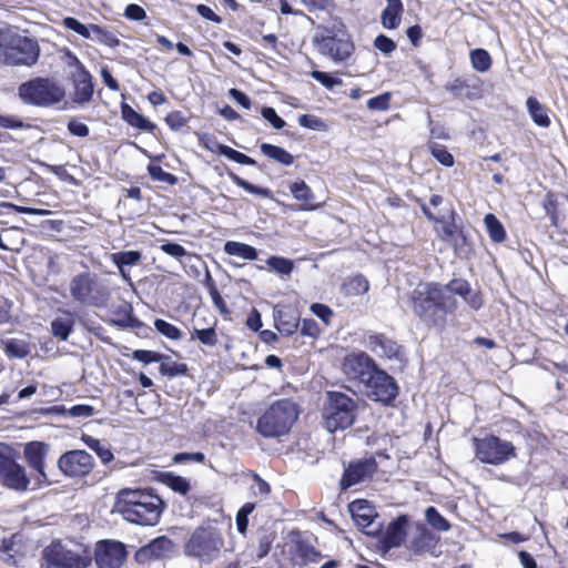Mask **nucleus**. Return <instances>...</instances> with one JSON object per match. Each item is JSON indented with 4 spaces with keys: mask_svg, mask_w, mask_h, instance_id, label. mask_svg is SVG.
Instances as JSON below:
<instances>
[{
    "mask_svg": "<svg viewBox=\"0 0 568 568\" xmlns=\"http://www.w3.org/2000/svg\"><path fill=\"white\" fill-rule=\"evenodd\" d=\"M4 352L9 357L22 359L31 353V346L27 339L10 338L4 342Z\"/></svg>",
    "mask_w": 568,
    "mask_h": 568,
    "instance_id": "nucleus-37",
    "label": "nucleus"
},
{
    "mask_svg": "<svg viewBox=\"0 0 568 568\" xmlns=\"http://www.w3.org/2000/svg\"><path fill=\"white\" fill-rule=\"evenodd\" d=\"M123 119L132 126L145 131V132H153L156 129V125L151 122L149 119H146L144 115L140 114L135 110H133L131 106L125 105L123 108Z\"/></svg>",
    "mask_w": 568,
    "mask_h": 568,
    "instance_id": "nucleus-33",
    "label": "nucleus"
},
{
    "mask_svg": "<svg viewBox=\"0 0 568 568\" xmlns=\"http://www.w3.org/2000/svg\"><path fill=\"white\" fill-rule=\"evenodd\" d=\"M116 507L125 520L142 526H153L160 519L163 501L148 490L122 489L118 494Z\"/></svg>",
    "mask_w": 568,
    "mask_h": 568,
    "instance_id": "nucleus-2",
    "label": "nucleus"
},
{
    "mask_svg": "<svg viewBox=\"0 0 568 568\" xmlns=\"http://www.w3.org/2000/svg\"><path fill=\"white\" fill-rule=\"evenodd\" d=\"M205 149L219 155L226 156L229 160L243 165H256V161L246 154L239 152L231 146L219 143L216 140L207 139L204 143Z\"/></svg>",
    "mask_w": 568,
    "mask_h": 568,
    "instance_id": "nucleus-26",
    "label": "nucleus"
},
{
    "mask_svg": "<svg viewBox=\"0 0 568 568\" xmlns=\"http://www.w3.org/2000/svg\"><path fill=\"white\" fill-rule=\"evenodd\" d=\"M40 55L38 42L14 30H0V61L8 65L31 67Z\"/></svg>",
    "mask_w": 568,
    "mask_h": 568,
    "instance_id": "nucleus-3",
    "label": "nucleus"
},
{
    "mask_svg": "<svg viewBox=\"0 0 568 568\" xmlns=\"http://www.w3.org/2000/svg\"><path fill=\"white\" fill-rule=\"evenodd\" d=\"M162 483L181 495H186L191 488L190 481L185 477L172 473L162 474Z\"/></svg>",
    "mask_w": 568,
    "mask_h": 568,
    "instance_id": "nucleus-42",
    "label": "nucleus"
},
{
    "mask_svg": "<svg viewBox=\"0 0 568 568\" xmlns=\"http://www.w3.org/2000/svg\"><path fill=\"white\" fill-rule=\"evenodd\" d=\"M166 124L174 131H179L186 125V118L181 111H173L165 118Z\"/></svg>",
    "mask_w": 568,
    "mask_h": 568,
    "instance_id": "nucleus-58",
    "label": "nucleus"
},
{
    "mask_svg": "<svg viewBox=\"0 0 568 568\" xmlns=\"http://www.w3.org/2000/svg\"><path fill=\"white\" fill-rule=\"evenodd\" d=\"M229 176L233 181L234 184L242 187L243 190H245L248 193L255 194L261 197H266V199L272 197V191L267 187H261V186L254 185L234 173H229Z\"/></svg>",
    "mask_w": 568,
    "mask_h": 568,
    "instance_id": "nucleus-45",
    "label": "nucleus"
},
{
    "mask_svg": "<svg viewBox=\"0 0 568 568\" xmlns=\"http://www.w3.org/2000/svg\"><path fill=\"white\" fill-rule=\"evenodd\" d=\"M374 45L385 54H389L396 49L395 42L384 34H379L376 37Z\"/></svg>",
    "mask_w": 568,
    "mask_h": 568,
    "instance_id": "nucleus-61",
    "label": "nucleus"
},
{
    "mask_svg": "<svg viewBox=\"0 0 568 568\" xmlns=\"http://www.w3.org/2000/svg\"><path fill=\"white\" fill-rule=\"evenodd\" d=\"M261 114L276 130H281L286 125V122L271 106L262 108Z\"/></svg>",
    "mask_w": 568,
    "mask_h": 568,
    "instance_id": "nucleus-56",
    "label": "nucleus"
},
{
    "mask_svg": "<svg viewBox=\"0 0 568 568\" xmlns=\"http://www.w3.org/2000/svg\"><path fill=\"white\" fill-rule=\"evenodd\" d=\"M302 3L311 12H331L334 9L333 0H302Z\"/></svg>",
    "mask_w": 568,
    "mask_h": 568,
    "instance_id": "nucleus-55",
    "label": "nucleus"
},
{
    "mask_svg": "<svg viewBox=\"0 0 568 568\" xmlns=\"http://www.w3.org/2000/svg\"><path fill=\"white\" fill-rule=\"evenodd\" d=\"M148 172L154 181L164 182L170 185L175 184L178 181L175 175L164 171L160 165H149Z\"/></svg>",
    "mask_w": 568,
    "mask_h": 568,
    "instance_id": "nucleus-51",
    "label": "nucleus"
},
{
    "mask_svg": "<svg viewBox=\"0 0 568 568\" xmlns=\"http://www.w3.org/2000/svg\"><path fill=\"white\" fill-rule=\"evenodd\" d=\"M161 250L165 254H168L172 257H175V258H181L187 254L186 250L182 245H180L178 243H172V242L163 243L161 245Z\"/></svg>",
    "mask_w": 568,
    "mask_h": 568,
    "instance_id": "nucleus-63",
    "label": "nucleus"
},
{
    "mask_svg": "<svg viewBox=\"0 0 568 568\" xmlns=\"http://www.w3.org/2000/svg\"><path fill=\"white\" fill-rule=\"evenodd\" d=\"M0 483L18 491L26 490L30 483L26 469L17 463L8 446L0 447Z\"/></svg>",
    "mask_w": 568,
    "mask_h": 568,
    "instance_id": "nucleus-12",
    "label": "nucleus"
},
{
    "mask_svg": "<svg viewBox=\"0 0 568 568\" xmlns=\"http://www.w3.org/2000/svg\"><path fill=\"white\" fill-rule=\"evenodd\" d=\"M49 453V445L42 442H30L24 446V457L28 465L34 469L39 479L48 481L44 471V459Z\"/></svg>",
    "mask_w": 568,
    "mask_h": 568,
    "instance_id": "nucleus-22",
    "label": "nucleus"
},
{
    "mask_svg": "<svg viewBox=\"0 0 568 568\" xmlns=\"http://www.w3.org/2000/svg\"><path fill=\"white\" fill-rule=\"evenodd\" d=\"M406 525L407 518L400 516L387 526L383 537V542L387 548H395L402 545L406 536Z\"/></svg>",
    "mask_w": 568,
    "mask_h": 568,
    "instance_id": "nucleus-28",
    "label": "nucleus"
},
{
    "mask_svg": "<svg viewBox=\"0 0 568 568\" xmlns=\"http://www.w3.org/2000/svg\"><path fill=\"white\" fill-rule=\"evenodd\" d=\"M346 296H358L368 292L369 283L361 274L347 277L341 286Z\"/></svg>",
    "mask_w": 568,
    "mask_h": 568,
    "instance_id": "nucleus-31",
    "label": "nucleus"
},
{
    "mask_svg": "<svg viewBox=\"0 0 568 568\" xmlns=\"http://www.w3.org/2000/svg\"><path fill=\"white\" fill-rule=\"evenodd\" d=\"M390 94L383 93L374 97L367 101V108L369 110L385 111L389 108Z\"/></svg>",
    "mask_w": 568,
    "mask_h": 568,
    "instance_id": "nucleus-57",
    "label": "nucleus"
},
{
    "mask_svg": "<svg viewBox=\"0 0 568 568\" xmlns=\"http://www.w3.org/2000/svg\"><path fill=\"white\" fill-rule=\"evenodd\" d=\"M128 556L124 544L116 540H101L97 544L94 560L98 568H120Z\"/></svg>",
    "mask_w": 568,
    "mask_h": 568,
    "instance_id": "nucleus-16",
    "label": "nucleus"
},
{
    "mask_svg": "<svg viewBox=\"0 0 568 568\" xmlns=\"http://www.w3.org/2000/svg\"><path fill=\"white\" fill-rule=\"evenodd\" d=\"M48 568H88L91 557L87 550L73 551L60 542H53L43 550Z\"/></svg>",
    "mask_w": 568,
    "mask_h": 568,
    "instance_id": "nucleus-11",
    "label": "nucleus"
},
{
    "mask_svg": "<svg viewBox=\"0 0 568 568\" xmlns=\"http://www.w3.org/2000/svg\"><path fill=\"white\" fill-rule=\"evenodd\" d=\"M173 551L174 542L170 538L161 536L154 538L148 545L141 547L135 552V559L140 564H145L152 560L170 557Z\"/></svg>",
    "mask_w": 568,
    "mask_h": 568,
    "instance_id": "nucleus-18",
    "label": "nucleus"
},
{
    "mask_svg": "<svg viewBox=\"0 0 568 568\" xmlns=\"http://www.w3.org/2000/svg\"><path fill=\"white\" fill-rule=\"evenodd\" d=\"M73 59L75 62V70L72 72L74 101L83 104L89 102L93 95L92 77L75 57H73Z\"/></svg>",
    "mask_w": 568,
    "mask_h": 568,
    "instance_id": "nucleus-20",
    "label": "nucleus"
},
{
    "mask_svg": "<svg viewBox=\"0 0 568 568\" xmlns=\"http://www.w3.org/2000/svg\"><path fill=\"white\" fill-rule=\"evenodd\" d=\"M439 542V537L430 531L424 524L415 525L414 532L408 540V549L415 555L432 552Z\"/></svg>",
    "mask_w": 568,
    "mask_h": 568,
    "instance_id": "nucleus-19",
    "label": "nucleus"
},
{
    "mask_svg": "<svg viewBox=\"0 0 568 568\" xmlns=\"http://www.w3.org/2000/svg\"><path fill=\"white\" fill-rule=\"evenodd\" d=\"M142 254L139 251H122L113 253L111 261L116 267L125 268V266L136 265L141 262Z\"/></svg>",
    "mask_w": 568,
    "mask_h": 568,
    "instance_id": "nucleus-40",
    "label": "nucleus"
},
{
    "mask_svg": "<svg viewBox=\"0 0 568 568\" xmlns=\"http://www.w3.org/2000/svg\"><path fill=\"white\" fill-rule=\"evenodd\" d=\"M94 408L90 405H74L68 410V415L75 418H87L94 415Z\"/></svg>",
    "mask_w": 568,
    "mask_h": 568,
    "instance_id": "nucleus-62",
    "label": "nucleus"
},
{
    "mask_svg": "<svg viewBox=\"0 0 568 568\" xmlns=\"http://www.w3.org/2000/svg\"><path fill=\"white\" fill-rule=\"evenodd\" d=\"M81 440L84 443V445H87L91 450H93L99 456L103 464H108L111 460H113V453L111 452L110 446L105 442H102L98 438H94L85 434L82 435Z\"/></svg>",
    "mask_w": 568,
    "mask_h": 568,
    "instance_id": "nucleus-34",
    "label": "nucleus"
},
{
    "mask_svg": "<svg viewBox=\"0 0 568 568\" xmlns=\"http://www.w3.org/2000/svg\"><path fill=\"white\" fill-rule=\"evenodd\" d=\"M266 263L281 275H290L294 270V262L282 256H271L267 258Z\"/></svg>",
    "mask_w": 568,
    "mask_h": 568,
    "instance_id": "nucleus-47",
    "label": "nucleus"
},
{
    "mask_svg": "<svg viewBox=\"0 0 568 568\" xmlns=\"http://www.w3.org/2000/svg\"><path fill=\"white\" fill-rule=\"evenodd\" d=\"M355 402L347 395L338 392L328 393L323 407L324 427L329 433L349 427L355 419Z\"/></svg>",
    "mask_w": 568,
    "mask_h": 568,
    "instance_id": "nucleus-7",
    "label": "nucleus"
},
{
    "mask_svg": "<svg viewBox=\"0 0 568 568\" xmlns=\"http://www.w3.org/2000/svg\"><path fill=\"white\" fill-rule=\"evenodd\" d=\"M526 104L532 121L541 128H548L550 119L548 116L547 108L532 97L527 99Z\"/></svg>",
    "mask_w": 568,
    "mask_h": 568,
    "instance_id": "nucleus-35",
    "label": "nucleus"
},
{
    "mask_svg": "<svg viewBox=\"0 0 568 568\" xmlns=\"http://www.w3.org/2000/svg\"><path fill=\"white\" fill-rule=\"evenodd\" d=\"M484 223L489 237L494 242L501 243L506 239V231L500 221L494 214H486L484 217Z\"/></svg>",
    "mask_w": 568,
    "mask_h": 568,
    "instance_id": "nucleus-39",
    "label": "nucleus"
},
{
    "mask_svg": "<svg viewBox=\"0 0 568 568\" xmlns=\"http://www.w3.org/2000/svg\"><path fill=\"white\" fill-rule=\"evenodd\" d=\"M376 468L377 464L374 458H366L349 464L345 468L343 477L341 479L342 489H347L372 477Z\"/></svg>",
    "mask_w": 568,
    "mask_h": 568,
    "instance_id": "nucleus-17",
    "label": "nucleus"
},
{
    "mask_svg": "<svg viewBox=\"0 0 568 568\" xmlns=\"http://www.w3.org/2000/svg\"><path fill=\"white\" fill-rule=\"evenodd\" d=\"M403 3L400 0H387V6L382 12V24L386 29H396L400 22Z\"/></svg>",
    "mask_w": 568,
    "mask_h": 568,
    "instance_id": "nucleus-30",
    "label": "nucleus"
},
{
    "mask_svg": "<svg viewBox=\"0 0 568 568\" xmlns=\"http://www.w3.org/2000/svg\"><path fill=\"white\" fill-rule=\"evenodd\" d=\"M348 509L354 523L362 529H367L372 526L377 517L375 508L365 499L353 500L348 505Z\"/></svg>",
    "mask_w": 568,
    "mask_h": 568,
    "instance_id": "nucleus-24",
    "label": "nucleus"
},
{
    "mask_svg": "<svg viewBox=\"0 0 568 568\" xmlns=\"http://www.w3.org/2000/svg\"><path fill=\"white\" fill-rule=\"evenodd\" d=\"M296 405L290 399L273 403L258 418L257 432L264 437L285 435L297 419Z\"/></svg>",
    "mask_w": 568,
    "mask_h": 568,
    "instance_id": "nucleus-6",
    "label": "nucleus"
},
{
    "mask_svg": "<svg viewBox=\"0 0 568 568\" xmlns=\"http://www.w3.org/2000/svg\"><path fill=\"white\" fill-rule=\"evenodd\" d=\"M296 555L301 559L302 565L318 562L322 559V554L317 551L312 545L300 541L296 544Z\"/></svg>",
    "mask_w": 568,
    "mask_h": 568,
    "instance_id": "nucleus-41",
    "label": "nucleus"
},
{
    "mask_svg": "<svg viewBox=\"0 0 568 568\" xmlns=\"http://www.w3.org/2000/svg\"><path fill=\"white\" fill-rule=\"evenodd\" d=\"M566 203H559L557 200L548 197L545 210L549 216L551 224L556 227L568 229V196L565 197Z\"/></svg>",
    "mask_w": 568,
    "mask_h": 568,
    "instance_id": "nucleus-29",
    "label": "nucleus"
},
{
    "mask_svg": "<svg viewBox=\"0 0 568 568\" xmlns=\"http://www.w3.org/2000/svg\"><path fill=\"white\" fill-rule=\"evenodd\" d=\"M62 23L67 29L74 31L75 33H78L79 36H81L84 39L91 40L93 37L92 29H94L95 24L85 26V24L81 23L80 21H78L73 17L64 18Z\"/></svg>",
    "mask_w": 568,
    "mask_h": 568,
    "instance_id": "nucleus-46",
    "label": "nucleus"
},
{
    "mask_svg": "<svg viewBox=\"0 0 568 568\" xmlns=\"http://www.w3.org/2000/svg\"><path fill=\"white\" fill-rule=\"evenodd\" d=\"M367 347L377 356L402 361V347L383 334L369 335L367 338Z\"/></svg>",
    "mask_w": 568,
    "mask_h": 568,
    "instance_id": "nucleus-23",
    "label": "nucleus"
},
{
    "mask_svg": "<svg viewBox=\"0 0 568 568\" xmlns=\"http://www.w3.org/2000/svg\"><path fill=\"white\" fill-rule=\"evenodd\" d=\"M445 89L455 98L469 97L468 93L465 92L468 89V84L459 78L446 84Z\"/></svg>",
    "mask_w": 568,
    "mask_h": 568,
    "instance_id": "nucleus-60",
    "label": "nucleus"
},
{
    "mask_svg": "<svg viewBox=\"0 0 568 568\" xmlns=\"http://www.w3.org/2000/svg\"><path fill=\"white\" fill-rule=\"evenodd\" d=\"M430 151L433 156L443 165L445 166H453L454 165V158L453 155L443 146L437 143H434L430 145Z\"/></svg>",
    "mask_w": 568,
    "mask_h": 568,
    "instance_id": "nucleus-53",
    "label": "nucleus"
},
{
    "mask_svg": "<svg viewBox=\"0 0 568 568\" xmlns=\"http://www.w3.org/2000/svg\"><path fill=\"white\" fill-rule=\"evenodd\" d=\"M298 124L303 128L312 130H323L325 128L324 122L312 114H302L298 118Z\"/></svg>",
    "mask_w": 568,
    "mask_h": 568,
    "instance_id": "nucleus-59",
    "label": "nucleus"
},
{
    "mask_svg": "<svg viewBox=\"0 0 568 568\" xmlns=\"http://www.w3.org/2000/svg\"><path fill=\"white\" fill-rule=\"evenodd\" d=\"M68 130L72 135L84 138L89 135V126L72 118L68 123Z\"/></svg>",
    "mask_w": 568,
    "mask_h": 568,
    "instance_id": "nucleus-64",
    "label": "nucleus"
},
{
    "mask_svg": "<svg viewBox=\"0 0 568 568\" xmlns=\"http://www.w3.org/2000/svg\"><path fill=\"white\" fill-rule=\"evenodd\" d=\"M471 67L480 73L487 72L493 64L490 54L485 49H474L469 53Z\"/></svg>",
    "mask_w": 568,
    "mask_h": 568,
    "instance_id": "nucleus-38",
    "label": "nucleus"
},
{
    "mask_svg": "<svg viewBox=\"0 0 568 568\" xmlns=\"http://www.w3.org/2000/svg\"><path fill=\"white\" fill-rule=\"evenodd\" d=\"M366 395L374 402L389 404L398 394L395 379L378 366L363 384Z\"/></svg>",
    "mask_w": 568,
    "mask_h": 568,
    "instance_id": "nucleus-13",
    "label": "nucleus"
},
{
    "mask_svg": "<svg viewBox=\"0 0 568 568\" xmlns=\"http://www.w3.org/2000/svg\"><path fill=\"white\" fill-rule=\"evenodd\" d=\"M443 287L445 288L446 294L450 296L453 294L460 297L467 295V293H469V290L471 288L470 284L463 278H454L449 281L446 285H443Z\"/></svg>",
    "mask_w": 568,
    "mask_h": 568,
    "instance_id": "nucleus-49",
    "label": "nucleus"
},
{
    "mask_svg": "<svg viewBox=\"0 0 568 568\" xmlns=\"http://www.w3.org/2000/svg\"><path fill=\"white\" fill-rule=\"evenodd\" d=\"M476 457L484 464L500 465L516 457V448L511 442L490 435L474 438Z\"/></svg>",
    "mask_w": 568,
    "mask_h": 568,
    "instance_id": "nucleus-10",
    "label": "nucleus"
},
{
    "mask_svg": "<svg viewBox=\"0 0 568 568\" xmlns=\"http://www.w3.org/2000/svg\"><path fill=\"white\" fill-rule=\"evenodd\" d=\"M413 313L427 327L444 329L447 315L455 313L457 301L445 293L442 284H419L409 295Z\"/></svg>",
    "mask_w": 568,
    "mask_h": 568,
    "instance_id": "nucleus-1",
    "label": "nucleus"
},
{
    "mask_svg": "<svg viewBox=\"0 0 568 568\" xmlns=\"http://www.w3.org/2000/svg\"><path fill=\"white\" fill-rule=\"evenodd\" d=\"M93 30V37L91 40L98 41L100 43H103L110 48H115L120 44V40L116 38V36L100 26L95 24Z\"/></svg>",
    "mask_w": 568,
    "mask_h": 568,
    "instance_id": "nucleus-48",
    "label": "nucleus"
},
{
    "mask_svg": "<svg viewBox=\"0 0 568 568\" xmlns=\"http://www.w3.org/2000/svg\"><path fill=\"white\" fill-rule=\"evenodd\" d=\"M377 367L375 361L363 351L348 353L342 362V372L349 381L364 384Z\"/></svg>",
    "mask_w": 568,
    "mask_h": 568,
    "instance_id": "nucleus-15",
    "label": "nucleus"
},
{
    "mask_svg": "<svg viewBox=\"0 0 568 568\" xmlns=\"http://www.w3.org/2000/svg\"><path fill=\"white\" fill-rule=\"evenodd\" d=\"M311 77L327 89H333L343 83L339 78H334L329 73L318 70L312 71Z\"/></svg>",
    "mask_w": 568,
    "mask_h": 568,
    "instance_id": "nucleus-54",
    "label": "nucleus"
},
{
    "mask_svg": "<svg viewBox=\"0 0 568 568\" xmlns=\"http://www.w3.org/2000/svg\"><path fill=\"white\" fill-rule=\"evenodd\" d=\"M18 93L24 103L38 106H50L64 98V90L47 78H36L20 84Z\"/></svg>",
    "mask_w": 568,
    "mask_h": 568,
    "instance_id": "nucleus-8",
    "label": "nucleus"
},
{
    "mask_svg": "<svg viewBox=\"0 0 568 568\" xmlns=\"http://www.w3.org/2000/svg\"><path fill=\"white\" fill-rule=\"evenodd\" d=\"M59 470L69 478L88 476L94 468V458L83 449H73L63 453L58 462Z\"/></svg>",
    "mask_w": 568,
    "mask_h": 568,
    "instance_id": "nucleus-14",
    "label": "nucleus"
},
{
    "mask_svg": "<svg viewBox=\"0 0 568 568\" xmlns=\"http://www.w3.org/2000/svg\"><path fill=\"white\" fill-rule=\"evenodd\" d=\"M425 518L428 525L438 531H448L452 527L449 521L440 515L436 507L429 506L425 510Z\"/></svg>",
    "mask_w": 568,
    "mask_h": 568,
    "instance_id": "nucleus-43",
    "label": "nucleus"
},
{
    "mask_svg": "<svg viewBox=\"0 0 568 568\" xmlns=\"http://www.w3.org/2000/svg\"><path fill=\"white\" fill-rule=\"evenodd\" d=\"M154 327L160 334L173 341H178L182 336L181 331L175 325L161 318L154 321Z\"/></svg>",
    "mask_w": 568,
    "mask_h": 568,
    "instance_id": "nucleus-50",
    "label": "nucleus"
},
{
    "mask_svg": "<svg viewBox=\"0 0 568 568\" xmlns=\"http://www.w3.org/2000/svg\"><path fill=\"white\" fill-rule=\"evenodd\" d=\"M224 252L232 256H239L243 260L254 261L257 258V251L255 247L236 241H227L223 247Z\"/></svg>",
    "mask_w": 568,
    "mask_h": 568,
    "instance_id": "nucleus-32",
    "label": "nucleus"
},
{
    "mask_svg": "<svg viewBox=\"0 0 568 568\" xmlns=\"http://www.w3.org/2000/svg\"><path fill=\"white\" fill-rule=\"evenodd\" d=\"M195 338L199 339L201 344L209 347H214L219 343L217 333L214 326H210L207 328H199L195 326L193 328L191 339Z\"/></svg>",
    "mask_w": 568,
    "mask_h": 568,
    "instance_id": "nucleus-44",
    "label": "nucleus"
},
{
    "mask_svg": "<svg viewBox=\"0 0 568 568\" xmlns=\"http://www.w3.org/2000/svg\"><path fill=\"white\" fill-rule=\"evenodd\" d=\"M313 42L321 54L331 58L334 62L346 61L354 52V44L343 27L317 32Z\"/></svg>",
    "mask_w": 568,
    "mask_h": 568,
    "instance_id": "nucleus-9",
    "label": "nucleus"
},
{
    "mask_svg": "<svg viewBox=\"0 0 568 568\" xmlns=\"http://www.w3.org/2000/svg\"><path fill=\"white\" fill-rule=\"evenodd\" d=\"M290 190L293 196L298 201L308 202L314 197L312 190L304 181L294 182L290 186Z\"/></svg>",
    "mask_w": 568,
    "mask_h": 568,
    "instance_id": "nucleus-52",
    "label": "nucleus"
},
{
    "mask_svg": "<svg viewBox=\"0 0 568 568\" xmlns=\"http://www.w3.org/2000/svg\"><path fill=\"white\" fill-rule=\"evenodd\" d=\"M260 148L265 156L274 160L280 164L290 166L294 163V156L281 146L270 143H262Z\"/></svg>",
    "mask_w": 568,
    "mask_h": 568,
    "instance_id": "nucleus-36",
    "label": "nucleus"
},
{
    "mask_svg": "<svg viewBox=\"0 0 568 568\" xmlns=\"http://www.w3.org/2000/svg\"><path fill=\"white\" fill-rule=\"evenodd\" d=\"M224 547L222 532L213 526L195 528L184 544V554L201 564L209 565L217 560Z\"/></svg>",
    "mask_w": 568,
    "mask_h": 568,
    "instance_id": "nucleus-4",
    "label": "nucleus"
},
{
    "mask_svg": "<svg viewBox=\"0 0 568 568\" xmlns=\"http://www.w3.org/2000/svg\"><path fill=\"white\" fill-rule=\"evenodd\" d=\"M72 298L85 306L106 307L111 292L105 282L97 274L83 272L73 276L69 285Z\"/></svg>",
    "mask_w": 568,
    "mask_h": 568,
    "instance_id": "nucleus-5",
    "label": "nucleus"
},
{
    "mask_svg": "<svg viewBox=\"0 0 568 568\" xmlns=\"http://www.w3.org/2000/svg\"><path fill=\"white\" fill-rule=\"evenodd\" d=\"M274 322L277 331L286 336L293 335L300 326L298 316L294 311L288 308L275 310Z\"/></svg>",
    "mask_w": 568,
    "mask_h": 568,
    "instance_id": "nucleus-27",
    "label": "nucleus"
},
{
    "mask_svg": "<svg viewBox=\"0 0 568 568\" xmlns=\"http://www.w3.org/2000/svg\"><path fill=\"white\" fill-rule=\"evenodd\" d=\"M26 550L22 536L13 534L3 538L0 544V559L9 566H18L24 558Z\"/></svg>",
    "mask_w": 568,
    "mask_h": 568,
    "instance_id": "nucleus-21",
    "label": "nucleus"
},
{
    "mask_svg": "<svg viewBox=\"0 0 568 568\" xmlns=\"http://www.w3.org/2000/svg\"><path fill=\"white\" fill-rule=\"evenodd\" d=\"M74 315L68 310H58V315L51 321V333L60 341H67L73 331Z\"/></svg>",
    "mask_w": 568,
    "mask_h": 568,
    "instance_id": "nucleus-25",
    "label": "nucleus"
}]
</instances>
